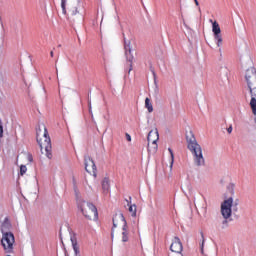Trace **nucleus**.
Segmentation results:
<instances>
[{
    "instance_id": "1",
    "label": "nucleus",
    "mask_w": 256,
    "mask_h": 256,
    "mask_svg": "<svg viewBox=\"0 0 256 256\" xmlns=\"http://www.w3.org/2000/svg\"><path fill=\"white\" fill-rule=\"evenodd\" d=\"M36 141L41 149L42 153H45L48 159H53L52 147H51V137H49V132L45 124H41L36 129Z\"/></svg>"
},
{
    "instance_id": "2",
    "label": "nucleus",
    "mask_w": 256,
    "mask_h": 256,
    "mask_svg": "<svg viewBox=\"0 0 256 256\" xmlns=\"http://www.w3.org/2000/svg\"><path fill=\"white\" fill-rule=\"evenodd\" d=\"M244 80L251 97L250 107L252 109V113L256 115V69L255 67L252 66L246 70Z\"/></svg>"
},
{
    "instance_id": "3",
    "label": "nucleus",
    "mask_w": 256,
    "mask_h": 256,
    "mask_svg": "<svg viewBox=\"0 0 256 256\" xmlns=\"http://www.w3.org/2000/svg\"><path fill=\"white\" fill-rule=\"evenodd\" d=\"M186 139L188 149L193 155L195 165H197V167L205 165V158L203 157V148H201V145L197 143V139H195V136L190 133V136L187 135Z\"/></svg>"
},
{
    "instance_id": "4",
    "label": "nucleus",
    "mask_w": 256,
    "mask_h": 256,
    "mask_svg": "<svg viewBox=\"0 0 256 256\" xmlns=\"http://www.w3.org/2000/svg\"><path fill=\"white\" fill-rule=\"evenodd\" d=\"M116 227H122V243H128L129 241V226H127V220H125V216L122 213L115 214L113 217V227L111 232V237L113 239L115 235Z\"/></svg>"
},
{
    "instance_id": "5",
    "label": "nucleus",
    "mask_w": 256,
    "mask_h": 256,
    "mask_svg": "<svg viewBox=\"0 0 256 256\" xmlns=\"http://www.w3.org/2000/svg\"><path fill=\"white\" fill-rule=\"evenodd\" d=\"M79 209L86 219L90 221H97V219H99V213L95 205L87 201H82L79 203Z\"/></svg>"
},
{
    "instance_id": "6",
    "label": "nucleus",
    "mask_w": 256,
    "mask_h": 256,
    "mask_svg": "<svg viewBox=\"0 0 256 256\" xmlns=\"http://www.w3.org/2000/svg\"><path fill=\"white\" fill-rule=\"evenodd\" d=\"M15 243V236L11 232H5L3 234L1 244L5 249L6 253H11L13 251V245Z\"/></svg>"
},
{
    "instance_id": "7",
    "label": "nucleus",
    "mask_w": 256,
    "mask_h": 256,
    "mask_svg": "<svg viewBox=\"0 0 256 256\" xmlns=\"http://www.w3.org/2000/svg\"><path fill=\"white\" fill-rule=\"evenodd\" d=\"M212 23V31L214 33V39L216 41L217 47H221L223 45V36H221V27L217 21L210 20Z\"/></svg>"
},
{
    "instance_id": "8",
    "label": "nucleus",
    "mask_w": 256,
    "mask_h": 256,
    "mask_svg": "<svg viewBox=\"0 0 256 256\" xmlns=\"http://www.w3.org/2000/svg\"><path fill=\"white\" fill-rule=\"evenodd\" d=\"M231 207H233V198H228L227 200H224L221 204V214L224 217V219H229L231 217Z\"/></svg>"
},
{
    "instance_id": "9",
    "label": "nucleus",
    "mask_w": 256,
    "mask_h": 256,
    "mask_svg": "<svg viewBox=\"0 0 256 256\" xmlns=\"http://www.w3.org/2000/svg\"><path fill=\"white\" fill-rule=\"evenodd\" d=\"M85 169L90 175H95V173H97V166L91 157L85 158Z\"/></svg>"
},
{
    "instance_id": "10",
    "label": "nucleus",
    "mask_w": 256,
    "mask_h": 256,
    "mask_svg": "<svg viewBox=\"0 0 256 256\" xmlns=\"http://www.w3.org/2000/svg\"><path fill=\"white\" fill-rule=\"evenodd\" d=\"M170 251H172V253H181L183 251V243H181L179 237H174L172 240Z\"/></svg>"
},
{
    "instance_id": "11",
    "label": "nucleus",
    "mask_w": 256,
    "mask_h": 256,
    "mask_svg": "<svg viewBox=\"0 0 256 256\" xmlns=\"http://www.w3.org/2000/svg\"><path fill=\"white\" fill-rule=\"evenodd\" d=\"M125 55L127 61L130 63L129 72L133 71V54H131V42L124 43Z\"/></svg>"
},
{
    "instance_id": "12",
    "label": "nucleus",
    "mask_w": 256,
    "mask_h": 256,
    "mask_svg": "<svg viewBox=\"0 0 256 256\" xmlns=\"http://www.w3.org/2000/svg\"><path fill=\"white\" fill-rule=\"evenodd\" d=\"M148 143H157L159 141V131L157 129L151 130L147 137Z\"/></svg>"
},
{
    "instance_id": "13",
    "label": "nucleus",
    "mask_w": 256,
    "mask_h": 256,
    "mask_svg": "<svg viewBox=\"0 0 256 256\" xmlns=\"http://www.w3.org/2000/svg\"><path fill=\"white\" fill-rule=\"evenodd\" d=\"M1 229H2V233H5V232L9 231V229H11V221H9L8 217H6L4 219Z\"/></svg>"
},
{
    "instance_id": "14",
    "label": "nucleus",
    "mask_w": 256,
    "mask_h": 256,
    "mask_svg": "<svg viewBox=\"0 0 256 256\" xmlns=\"http://www.w3.org/2000/svg\"><path fill=\"white\" fill-rule=\"evenodd\" d=\"M157 142H148V153H157Z\"/></svg>"
},
{
    "instance_id": "15",
    "label": "nucleus",
    "mask_w": 256,
    "mask_h": 256,
    "mask_svg": "<svg viewBox=\"0 0 256 256\" xmlns=\"http://www.w3.org/2000/svg\"><path fill=\"white\" fill-rule=\"evenodd\" d=\"M102 189L104 193H109V189H110V184H109V179L108 178H104L102 181Z\"/></svg>"
},
{
    "instance_id": "16",
    "label": "nucleus",
    "mask_w": 256,
    "mask_h": 256,
    "mask_svg": "<svg viewBox=\"0 0 256 256\" xmlns=\"http://www.w3.org/2000/svg\"><path fill=\"white\" fill-rule=\"evenodd\" d=\"M128 211L131 213L132 217H137V206L131 205V202H128Z\"/></svg>"
},
{
    "instance_id": "17",
    "label": "nucleus",
    "mask_w": 256,
    "mask_h": 256,
    "mask_svg": "<svg viewBox=\"0 0 256 256\" xmlns=\"http://www.w3.org/2000/svg\"><path fill=\"white\" fill-rule=\"evenodd\" d=\"M145 107L148 110V113H153V104L151 103V99H145Z\"/></svg>"
},
{
    "instance_id": "18",
    "label": "nucleus",
    "mask_w": 256,
    "mask_h": 256,
    "mask_svg": "<svg viewBox=\"0 0 256 256\" xmlns=\"http://www.w3.org/2000/svg\"><path fill=\"white\" fill-rule=\"evenodd\" d=\"M168 151H169L170 157H171L170 167H173V163L175 161V155L173 154V150L171 148H169Z\"/></svg>"
},
{
    "instance_id": "19",
    "label": "nucleus",
    "mask_w": 256,
    "mask_h": 256,
    "mask_svg": "<svg viewBox=\"0 0 256 256\" xmlns=\"http://www.w3.org/2000/svg\"><path fill=\"white\" fill-rule=\"evenodd\" d=\"M65 3H67V0H61L62 13L64 15H67V10L65 9Z\"/></svg>"
},
{
    "instance_id": "20",
    "label": "nucleus",
    "mask_w": 256,
    "mask_h": 256,
    "mask_svg": "<svg viewBox=\"0 0 256 256\" xmlns=\"http://www.w3.org/2000/svg\"><path fill=\"white\" fill-rule=\"evenodd\" d=\"M201 238H202V243H201V251L203 253V247H205V235L203 232H200Z\"/></svg>"
},
{
    "instance_id": "21",
    "label": "nucleus",
    "mask_w": 256,
    "mask_h": 256,
    "mask_svg": "<svg viewBox=\"0 0 256 256\" xmlns=\"http://www.w3.org/2000/svg\"><path fill=\"white\" fill-rule=\"evenodd\" d=\"M25 173H27V166L21 165L20 166V175H24Z\"/></svg>"
},
{
    "instance_id": "22",
    "label": "nucleus",
    "mask_w": 256,
    "mask_h": 256,
    "mask_svg": "<svg viewBox=\"0 0 256 256\" xmlns=\"http://www.w3.org/2000/svg\"><path fill=\"white\" fill-rule=\"evenodd\" d=\"M3 137V124L0 125V138Z\"/></svg>"
},
{
    "instance_id": "23",
    "label": "nucleus",
    "mask_w": 256,
    "mask_h": 256,
    "mask_svg": "<svg viewBox=\"0 0 256 256\" xmlns=\"http://www.w3.org/2000/svg\"><path fill=\"white\" fill-rule=\"evenodd\" d=\"M227 132H228V133H233V127L230 126V127L227 129Z\"/></svg>"
},
{
    "instance_id": "24",
    "label": "nucleus",
    "mask_w": 256,
    "mask_h": 256,
    "mask_svg": "<svg viewBox=\"0 0 256 256\" xmlns=\"http://www.w3.org/2000/svg\"><path fill=\"white\" fill-rule=\"evenodd\" d=\"M126 139H127V141H131V135L126 134Z\"/></svg>"
},
{
    "instance_id": "25",
    "label": "nucleus",
    "mask_w": 256,
    "mask_h": 256,
    "mask_svg": "<svg viewBox=\"0 0 256 256\" xmlns=\"http://www.w3.org/2000/svg\"><path fill=\"white\" fill-rule=\"evenodd\" d=\"M194 3L197 7H199V1L198 0H194Z\"/></svg>"
},
{
    "instance_id": "26",
    "label": "nucleus",
    "mask_w": 256,
    "mask_h": 256,
    "mask_svg": "<svg viewBox=\"0 0 256 256\" xmlns=\"http://www.w3.org/2000/svg\"><path fill=\"white\" fill-rule=\"evenodd\" d=\"M29 159H30V161H33V157L32 156H29Z\"/></svg>"
},
{
    "instance_id": "27",
    "label": "nucleus",
    "mask_w": 256,
    "mask_h": 256,
    "mask_svg": "<svg viewBox=\"0 0 256 256\" xmlns=\"http://www.w3.org/2000/svg\"><path fill=\"white\" fill-rule=\"evenodd\" d=\"M50 56L53 57V51L50 52Z\"/></svg>"
},
{
    "instance_id": "28",
    "label": "nucleus",
    "mask_w": 256,
    "mask_h": 256,
    "mask_svg": "<svg viewBox=\"0 0 256 256\" xmlns=\"http://www.w3.org/2000/svg\"><path fill=\"white\" fill-rule=\"evenodd\" d=\"M0 125H3V122L1 121V119H0Z\"/></svg>"
},
{
    "instance_id": "29",
    "label": "nucleus",
    "mask_w": 256,
    "mask_h": 256,
    "mask_svg": "<svg viewBox=\"0 0 256 256\" xmlns=\"http://www.w3.org/2000/svg\"><path fill=\"white\" fill-rule=\"evenodd\" d=\"M89 107H90V109H91V103H89Z\"/></svg>"
},
{
    "instance_id": "30",
    "label": "nucleus",
    "mask_w": 256,
    "mask_h": 256,
    "mask_svg": "<svg viewBox=\"0 0 256 256\" xmlns=\"http://www.w3.org/2000/svg\"><path fill=\"white\" fill-rule=\"evenodd\" d=\"M74 249H75V251H77V248H76V247H74Z\"/></svg>"
},
{
    "instance_id": "31",
    "label": "nucleus",
    "mask_w": 256,
    "mask_h": 256,
    "mask_svg": "<svg viewBox=\"0 0 256 256\" xmlns=\"http://www.w3.org/2000/svg\"><path fill=\"white\" fill-rule=\"evenodd\" d=\"M224 223H227V220H225Z\"/></svg>"
}]
</instances>
